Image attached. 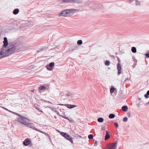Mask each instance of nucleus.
I'll use <instances>...</instances> for the list:
<instances>
[{"instance_id": "obj_1", "label": "nucleus", "mask_w": 149, "mask_h": 149, "mask_svg": "<svg viewBox=\"0 0 149 149\" xmlns=\"http://www.w3.org/2000/svg\"><path fill=\"white\" fill-rule=\"evenodd\" d=\"M4 49L5 50V52L8 54V56L15 52H18L21 50L20 48L14 45H9L6 49Z\"/></svg>"}, {"instance_id": "obj_2", "label": "nucleus", "mask_w": 149, "mask_h": 149, "mask_svg": "<svg viewBox=\"0 0 149 149\" xmlns=\"http://www.w3.org/2000/svg\"><path fill=\"white\" fill-rule=\"evenodd\" d=\"M27 119L26 118L21 116L18 118V121L19 122L24 125H29V123H27L26 121Z\"/></svg>"}, {"instance_id": "obj_3", "label": "nucleus", "mask_w": 149, "mask_h": 149, "mask_svg": "<svg viewBox=\"0 0 149 149\" xmlns=\"http://www.w3.org/2000/svg\"><path fill=\"white\" fill-rule=\"evenodd\" d=\"M8 54L5 52V50L4 49L1 48L0 51V59L8 56Z\"/></svg>"}, {"instance_id": "obj_4", "label": "nucleus", "mask_w": 149, "mask_h": 149, "mask_svg": "<svg viewBox=\"0 0 149 149\" xmlns=\"http://www.w3.org/2000/svg\"><path fill=\"white\" fill-rule=\"evenodd\" d=\"M74 97V95L70 92H67L66 94V98L69 100L72 99Z\"/></svg>"}, {"instance_id": "obj_5", "label": "nucleus", "mask_w": 149, "mask_h": 149, "mask_svg": "<svg viewBox=\"0 0 149 149\" xmlns=\"http://www.w3.org/2000/svg\"><path fill=\"white\" fill-rule=\"evenodd\" d=\"M4 40L3 42V47L1 48L3 49H6V47L8 46V42L7 38L6 37L4 38Z\"/></svg>"}, {"instance_id": "obj_6", "label": "nucleus", "mask_w": 149, "mask_h": 149, "mask_svg": "<svg viewBox=\"0 0 149 149\" xmlns=\"http://www.w3.org/2000/svg\"><path fill=\"white\" fill-rule=\"evenodd\" d=\"M117 147V143H113L109 145L108 149H116Z\"/></svg>"}, {"instance_id": "obj_7", "label": "nucleus", "mask_w": 149, "mask_h": 149, "mask_svg": "<svg viewBox=\"0 0 149 149\" xmlns=\"http://www.w3.org/2000/svg\"><path fill=\"white\" fill-rule=\"evenodd\" d=\"M31 142L30 139H26L23 142V145L25 146H27L29 145Z\"/></svg>"}, {"instance_id": "obj_8", "label": "nucleus", "mask_w": 149, "mask_h": 149, "mask_svg": "<svg viewBox=\"0 0 149 149\" xmlns=\"http://www.w3.org/2000/svg\"><path fill=\"white\" fill-rule=\"evenodd\" d=\"M66 107L70 109H72L77 107V105L75 104H66Z\"/></svg>"}, {"instance_id": "obj_9", "label": "nucleus", "mask_w": 149, "mask_h": 149, "mask_svg": "<svg viewBox=\"0 0 149 149\" xmlns=\"http://www.w3.org/2000/svg\"><path fill=\"white\" fill-rule=\"evenodd\" d=\"M66 139H67L68 140L70 141V142L72 143H73V141L72 140V137L68 135H67L66 134Z\"/></svg>"}, {"instance_id": "obj_10", "label": "nucleus", "mask_w": 149, "mask_h": 149, "mask_svg": "<svg viewBox=\"0 0 149 149\" xmlns=\"http://www.w3.org/2000/svg\"><path fill=\"white\" fill-rule=\"evenodd\" d=\"M117 70H118V75H119L121 73V65H120V63H118V64L117 65Z\"/></svg>"}, {"instance_id": "obj_11", "label": "nucleus", "mask_w": 149, "mask_h": 149, "mask_svg": "<svg viewBox=\"0 0 149 149\" xmlns=\"http://www.w3.org/2000/svg\"><path fill=\"white\" fill-rule=\"evenodd\" d=\"M66 2L79 3L80 2L79 0H65Z\"/></svg>"}, {"instance_id": "obj_12", "label": "nucleus", "mask_w": 149, "mask_h": 149, "mask_svg": "<svg viewBox=\"0 0 149 149\" xmlns=\"http://www.w3.org/2000/svg\"><path fill=\"white\" fill-rule=\"evenodd\" d=\"M34 106L36 109L38 110L39 112L43 113V111L40 110V108L39 107V106L38 104H35L34 105Z\"/></svg>"}, {"instance_id": "obj_13", "label": "nucleus", "mask_w": 149, "mask_h": 149, "mask_svg": "<svg viewBox=\"0 0 149 149\" xmlns=\"http://www.w3.org/2000/svg\"><path fill=\"white\" fill-rule=\"evenodd\" d=\"M72 11L71 10H66V15H69L72 14Z\"/></svg>"}, {"instance_id": "obj_14", "label": "nucleus", "mask_w": 149, "mask_h": 149, "mask_svg": "<svg viewBox=\"0 0 149 149\" xmlns=\"http://www.w3.org/2000/svg\"><path fill=\"white\" fill-rule=\"evenodd\" d=\"M106 134L105 136V138H104V140H105L109 139L110 137V136H109V132H108V131H107L106 132Z\"/></svg>"}, {"instance_id": "obj_15", "label": "nucleus", "mask_w": 149, "mask_h": 149, "mask_svg": "<svg viewBox=\"0 0 149 149\" xmlns=\"http://www.w3.org/2000/svg\"><path fill=\"white\" fill-rule=\"evenodd\" d=\"M47 89H47L46 88V87L45 86H40L38 88V90L40 91L42 90H45L46 89Z\"/></svg>"}, {"instance_id": "obj_16", "label": "nucleus", "mask_w": 149, "mask_h": 149, "mask_svg": "<svg viewBox=\"0 0 149 149\" xmlns=\"http://www.w3.org/2000/svg\"><path fill=\"white\" fill-rule=\"evenodd\" d=\"M65 15V10L61 11V12L59 14L58 16L61 17L64 16Z\"/></svg>"}, {"instance_id": "obj_17", "label": "nucleus", "mask_w": 149, "mask_h": 149, "mask_svg": "<svg viewBox=\"0 0 149 149\" xmlns=\"http://www.w3.org/2000/svg\"><path fill=\"white\" fill-rule=\"evenodd\" d=\"M19 12V10L18 8L15 9L13 12V13L14 15L17 14Z\"/></svg>"}, {"instance_id": "obj_18", "label": "nucleus", "mask_w": 149, "mask_h": 149, "mask_svg": "<svg viewBox=\"0 0 149 149\" xmlns=\"http://www.w3.org/2000/svg\"><path fill=\"white\" fill-rule=\"evenodd\" d=\"M122 109L123 111H125L128 109V107L126 106H124L122 107Z\"/></svg>"}, {"instance_id": "obj_19", "label": "nucleus", "mask_w": 149, "mask_h": 149, "mask_svg": "<svg viewBox=\"0 0 149 149\" xmlns=\"http://www.w3.org/2000/svg\"><path fill=\"white\" fill-rule=\"evenodd\" d=\"M66 119L68 120L71 123H72L74 122V121L71 118L66 117Z\"/></svg>"}, {"instance_id": "obj_20", "label": "nucleus", "mask_w": 149, "mask_h": 149, "mask_svg": "<svg viewBox=\"0 0 149 149\" xmlns=\"http://www.w3.org/2000/svg\"><path fill=\"white\" fill-rule=\"evenodd\" d=\"M132 51L134 53H135L136 52V48L134 47H133L131 49Z\"/></svg>"}, {"instance_id": "obj_21", "label": "nucleus", "mask_w": 149, "mask_h": 149, "mask_svg": "<svg viewBox=\"0 0 149 149\" xmlns=\"http://www.w3.org/2000/svg\"><path fill=\"white\" fill-rule=\"evenodd\" d=\"M97 121L99 122L102 123L104 119L102 118H99L97 119Z\"/></svg>"}, {"instance_id": "obj_22", "label": "nucleus", "mask_w": 149, "mask_h": 149, "mask_svg": "<svg viewBox=\"0 0 149 149\" xmlns=\"http://www.w3.org/2000/svg\"><path fill=\"white\" fill-rule=\"evenodd\" d=\"M115 116L114 114H111L109 115V118L110 119H112L115 117Z\"/></svg>"}, {"instance_id": "obj_23", "label": "nucleus", "mask_w": 149, "mask_h": 149, "mask_svg": "<svg viewBox=\"0 0 149 149\" xmlns=\"http://www.w3.org/2000/svg\"><path fill=\"white\" fill-rule=\"evenodd\" d=\"M54 65V63L53 62H52L49 63V66L52 68L53 66Z\"/></svg>"}, {"instance_id": "obj_24", "label": "nucleus", "mask_w": 149, "mask_h": 149, "mask_svg": "<svg viewBox=\"0 0 149 149\" xmlns=\"http://www.w3.org/2000/svg\"><path fill=\"white\" fill-rule=\"evenodd\" d=\"M115 89L114 88H112L110 89V93L112 94L115 91Z\"/></svg>"}, {"instance_id": "obj_25", "label": "nucleus", "mask_w": 149, "mask_h": 149, "mask_svg": "<svg viewBox=\"0 0 149 149\" xmlns=\"http://www.w3.org/2000/svg\"><path fill=\"white\" fill-rule=\"evenodd\" d=\"M2 108H3V109L8 111L10 112V113H12V111H11L10 110H9L8 109H6V108H5V107H1V106H0Z\"/></svg>"}, {"instance_id": "obj_26", "label": "nucleus", "mask_w": 149, "mask_h": 149, "mask_svg": "<svg viewBox=\"0 0 149 149\" xmlns=\"http://www.w3.org/2000/svg\"><path fill=\"white\" fill-rule=\"evenodd\" d=\"M135 4L137 6L139 5L140 4V2L139 1L136 0Z\"/></svg>"}, {"instance_id": "obj_27", "label": "nucleus", "mask_w": 149, "mask_h": 149, "mask_svg": "<svg viewBox=\"0 0 149 149\" xmlns=\"http://www.w3.org/2000/svg\"><path fill=\"white\" fill-rule=\"evenodd\" d=\"M77 43L78 45H81L82 44V41L81 40H78L77 42Z\"/></svg>"}, {"instance_id": "obj_28", "label": "nucleus", "mask_w": 149, "mask_h": 149, "mask_svg": "<svg viewBox=\"0 0 149 149\" xmlns=\"http://www.w3.org/2000/svg\"><path fill=\"white\" fill-rule=\"evenodd\" d=\"M110 62L109 61H106V62H105V65H107V66L109 65L110 64Z\"/></svg>"}, {"instance_id": "obj_29", "label": "nucleus", "mask_w": 149, "mask_h": 149, "mask_svg": "<svg viewBox=\"0 0 149 149\" xmlns=\"http://www.w3.org/2000/svg\"><path fill=\"white\" fill-rule=\"evenodd\" d=\"M93 138V135L91 134L88 136V138L90 139H91Z\"/></svg>"}, {"instance_id": "obj_30", "label": "nucleus", "mask_w": 149, "mask_h": 149, "mask_svg": "<svg viewBox=\"0 0 149 149\" xmlns=\"http://www.w3.org/2000/svg\"><path fill=\"white\" fill-rule=\"evenodd\" d=\"M29 125H27V126H28V127H31L32 128H33L34 130H35V129L36 128H35V127L34 126H33V125H31L30 123H29Z\"/></svg>"}, {"instance_id": "obj_31", "label": "nucleus", "mask_w": 149, "mask_h": 149, "mask_svg": "<svg viewBox=\"0 0 149 149\" xmlns=\"http://www.w3.org/2000/svg\"><path fill=\"white\" fill-rule=\"evenodd\" d=\"M114 125L116 128H118V127L119 125L118 123L116 122H115L114 123Z\"/></svg>"}, {"instance_id": "obj_32", "label": "nucleus", "mask_w": 149, "mask_h": 149, "mask_svg": "<svg viewBox=\"0 0 149 149\" xmlns=\"http://www.w3.org/2000/svg\"><path fill=\"white\" fill-rule=\"evenodd\" d=\"M61 135L63 136L65 138V133L63 132H61Z\"/></svg>"}, {"instance_id": "obj_33", "label": "nucleus", "mask_w": 149, "mask_h": 149, "mask_svg": "<svg viewBox=\"0 0 149 149\" xmlns=\"http://www.w3.org/2000/svg\"><path fill=\"white\" fill-rule=\"evenodd\" d=\"M47 68V70L49 71H51L52 70V68H49L48 66H47L46 67Z\"/></svg>"}, {"instance_id": "obj_34", "label": "nucleus", "mask_w": 149, "mask_h": 149, "mask_svg": "<svg viewBox=\"0 0 149 149\" xmlns=\"http://www.w3.org/2000/svg\"><path fill=\"white\" fill-rule=\"evenodd\" d=\"M128 120L127 118V117H125L123 119V121L124 122H126Z\"/></svg>"}, {"instance_id": "obj_35", "label": "nucleus", "mask_w": 149, "mask_h": 149, "mask_svg": "<svg viewBox=\"0 0 149 149\" xmlns=\"http://www.w3.org/2000/svg\"><path fill=\"white\" fill-rule=\"evenodd\" d=\"M145 56L146 57L149 58V52L145 54Z\"/></svg>"}, {"instance_id": "obj_36", "label": "nucleus", "mask_w": 149, "mask_h": 149, "mask_svg": "<svg viewBox=\"0 0 149 149\" xmlns=\"http://www.w3.org/2000/svg\"><path fill=\"white\" fill-rule=\"evenodd\" d=\"M145 97L146 98H147L149 97L147 93L145 94L144 95Z\"/></svg>"}, {"instance_id": "obj_37", "label": "nucleus", "mask_w": 149, "mask_h": 149, "mask_svg": "<svg viewBox=\"0 0 149 149\" xmlns=\"http://www.w3.org/2000/svg\"><path fill=\"white\" fill-rule=\"evenodd\" d=\"M35 130L38 131H39L40 132H42V131H40V130H38V129H37V128H36L35 129Z\"/></svg>"}, {"instance_id": "obj_38", "label": "nucleus", "mask_w": 149, "mask_h": 149, "mask_svg": "<svg viewBox=\"0 0 149 149\" xmlns=\"http://www.w3.org/2000/svg\"><path fill=\"white\" fill-rule=\"evenodd\" d=\"M133 0H129L128 1L130 3L132 2H133Z\"/></svg>"}, {"instance_id": "obj_39", "label": "nucleus", "mask_w": 149, "mask_h": 149, "mask_svg": "<svg viewBox=\"0 0 149 149\" xmlns=\"http://www.w3.org/2000/svg\"><path fill=\"white\" fill-rule=\"evenodd\" d=\"M15 115H17L19 116L20 117L21 116H21L18 113H15Z\"/></svg>"}, {"instance_id": "obj_40", "label": "nucleus", "mask_w": 149, "mask_h": 149, "mask_svg": "<svg viewBox=\"0 0 149 149\" xmlns=\"http://www.w3.org/2000/svg\"><path fill=\"white\" fill-rule=\"evenodd\" d=\"M48 107V108H49V109H50L52 110H53V108H52L51 107Z\"/></svg>"}, {"instance_id": "obj_41", "label": "nucleus", "mask_w": 149, "mask_h": 149, "mask_svg": "<svg viewBox=\"0 0 149 149\" xmlns=\"http://www.w3.org/2000/svg\"><path fill=\"white\" fill-rule=\"evenodd\" d=\"M43 49H41V50H39H39H38V51L37 52V53H38V52H40L42 50H43Z\"/></svg>"}, {"instance_id": "obj_42", "label": "nucleus", "mask_w": 149, "mask_h": 149, "mask_svg": "<svg viewBox=\"0 0 149 149\" xmlns=\"http://www.w3.org/2000/svg\"><path fill=\"white\" fill-rule=\"evenodd\" d=\"M42 101L43 102H46V103H47V101H46V100H43Z\"/></svg>"}, {"instance_id": "obj_43", "label": "nucleus", "mask_w": 149, "mask_h": 149, "mask_svg": "<svg viewBox=\"0 0 149 149\" xmlns=\"http://www.w3.org/2000/svg\"><path fill=\"white\" fill-rule=\"evenodd\" d=\"M47 103H49L52 104L51 102H50L49 101H47Z\"/></svg>"}, {"instance_id": "obj_44", "label": "nucleus", "mask_w": 149, "mask_h": 149, "mask_svg": "<svg viewBox=\"0 0 149 149\" xmlns=\"http://www.w3.org/2000/svg\"><path fill=\"white\" fill-rule=\"evenodd\" d=\"M147 93L148 95H149V90H148L147 92Z\"/></svg>"}, {"instance_id": "obj_45", "label": "nucleus", "mask_w": 149, "mask_h": 149, "mask_svg": "<svg viewBox=\"0 0 149 149\" xmlns=\"http://www.w3.org/2000/svg\"><path fill=\"white\" fill-rule=\"evenodd\" d=\"M102 130H105V128L104 127H103L102 128Z\"/></svg>"}, {"instance_id": "obj_46", "label": "nucleus", "mask_w": 149, "mask_h": 149, "mask_svg": "<svg viewBox=\"0 0 149 149\" xmlns=\"http://www.w3.org/2000/svg\"><path fill=\"white\" fill-rule=\"evenodd\" d=\"M62 1L63 3H64L65 2V0H63Z\"/></svg>"}, {"instance_id": "obj_47", "label": "nucleus", "mask_w": 149, "mask_h": 149, "mask_svg": "<svg viewBox=\"0 0 149 149\" xmlns=\"http://www.w3.org/2000/svg\"><path fill=\"white\" fill-rule=\"evenodd\" d=\"M12 113H13V114H14L15 115L16 113L12 111Z\"/></svg>"}, {"instance_id": "obj_48", "label": "nucleus", "mask_w": 149, "mask_h": 149, "mask_svg": "<svg viewBox=\"0 0 149 149\" xmlns=\"http://www.w3.org/2000/svg\"><path fill=\"white\" fill-rule=\"evenodd\" d=\"M56 130L58 131V132H60V131L58 130Z\"/></svg>"}, {"instance_id": "obj_49", "label": "nucleus", "mask_w": 149, "mask_h": 149, "mask_svg": "<svg viewBox=\"0 0 149 149\" xmlns=\"http://www.w3.org/2000/svg\"><path fill=\"white\" fill-rule=\"evenodd\" d=\"M42 133H44V132H42Z\"/></svg>"}, {"instance_id": "obj_50", "label": "nucleus", "mask_w": 149, "mask_h": 149, "mask_svg": "<svg viewBox=\"0 0 149 149\" xmlns=\"http://www.w3.org/2000/svg\"><path fill=\"white\" fill-rule=\"evenodd\" d=\"M63 117L65 118V117Z\"/></svg>"}, {"instance_id": "obj_51", "label": "nucleus", "mask_w": 149, "mask_h": 149, "mask_svg": "<svg viewBox=\"0 0 149 149\" xmlns=\"http://www.w3.org/2000/svg\"><path fill=\"white\" fill-rule=\"evenodd\" d=\"M118 60L119 61H120V60H119V59L118 58Z\"/></svg>"}, {"instance_id": "obj_52", "label": "nucleus", "mask_w": 149, "mask_h": 149, "mask_svg": "<svg viewBox=\"0 0 149 149\" xmlns=\"http://www.w3.org/2000/svg\"><path fill=\"white\" fill-rule=\"evenodd\" d=\"M148 104H149V102L148 103Z\"/></svg>"}, {"instance_id": "obj_53", "label": "nucleus", "mask_w": 149, "mask_h": 149, "mask_svg": "<svg viewBox=\"0 0 149 149\" xmlns=\"http://www.w3.org/2000/svg\"><path fill=\"white\" fill-rule=\"evenodd\" d=\"M34 91H32V92H33Z\"/></svg>"}]
</instances>
